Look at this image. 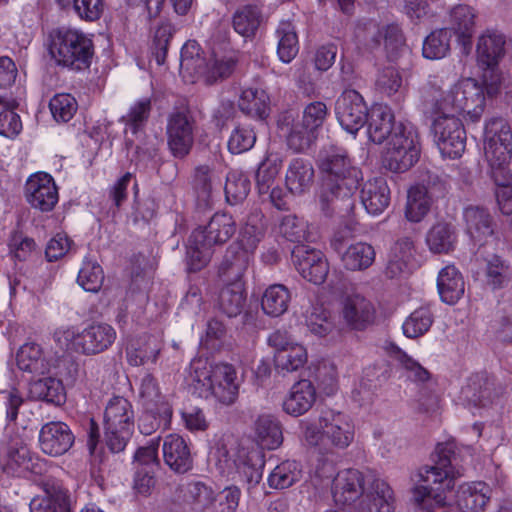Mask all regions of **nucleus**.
<instances>
[{"mask_svg": "<svg viewBox=\"0 0 512 512\" xmlns=\"http://www.w3.org/2000/svg\"><path fill=\"white\" fill-rule=\"evenodd\" d=\"M489 94L484 81L474 78H462L455 84L443 89V77L429 76L422 90V98L426 109L433 114L451 113L461 115L466 121L477 122L482 117L486 96Z\"/></svg>", "mask_w": 512, "mask_h": 512, "instance_id": "obj_1", "label": "nucleus"}, {"mask_svg": "<svg viewBox=\"0 0 512 512\" xmlns=\"http://www.w3.org/2000/svg\"><path fill=\"white\" fill-rule=\"evenodd\" d=\"M445 486L415 485L412 499L421 512H484L492 496L491 487L483 481L460 483L454 492L453 502L447 500Z\"/></svg>", "mask_w": 512, "mask_h": 512, "instance_id": "obj_2", "label": "nucleus"}, {"mask_svg": "<svg viewBox=\"0 0 512 512\" xmlns=\"http://www.w3.org/2000/svg\"><path fill=\"white\" fill-rule=\"evenodd\" d=\"M319 168L324 174L319 204L321 210L327 213L335 201L349 199L354 194L362 173L351 164L346 151L339 147H331L320 155Z\"/></svg>", "mask_w": 512, "mask_h": 512, "instance_id": "obj_3", "label": "nucleus"}, {"mask_svg": "<svg viewBox=\"0 0 512 512\" xmlns=\"http://www.w3.org/2000/svg\"><path fill=\"white\" fill-rule=\"evenodd\" d=\"M187 382L200 397L214 396L225 405L236 401L241 384L234 366L227 363L212 365L203 358L191 361Z\"/></svg>", "mask_w": 512, "mask_h": 512, "instance_id": "obj_4", "label": "nucleus"}, {"mask_svg": "<svg viewBox=\"0 0 512 512\" xmlns=\"http://www.w3.org/2000/svg\"><path fill=\"white\" fill-rule=\"evenodd\" d=\"M303 439L311 446L327 452H339L349 448L356 435L353 418L346 412L325 409L315 424L302 421Z\"/></svg>", "mask_w": 512, "mask_h": 512, "instance_id": "obj_5", "label": "nucleus"}, {"mask_svg": "<svg viewBox=\"0 0 512 512\" xmlns=\"http://www.w3.org/2000/svg\"><path fill=\"white\" fill-rule=\"evenodd\" d=\"M208 461L219 473L233 481L257 484L262 478L263 453L256 448L228 446L224 440H217L211 446Z\"/></svg>", "mask_w": 512, "mask_h": 512, "instance_id": "obj_6", "label": "nucleus"}, {"mask_svg": "<svg viewBox=\"0 0 512 512\" xmlns=\"http://www.w3.org/2000/svg\"><path fill=\"white\" fill-rule=\"evenodd\" d=\"M235 65L232 51L213 48L208 56H203L196 41L186 42L181 49L180 74L187 82L203 80L211 84L228 77Z\"/></svg>", "mask_w": 512, "mask_h": 512, "instance_id": "obj_7", "label": "nucleus"}, {"mask_svg": "<svg viewBox=\"0 0 512 512\" xmlns=\"http://www.w3.org/2000/svg\"><path fill=\"white\" fill-rule=\"evenodd\" d=\"M484 156L496 187L512 181V133L502 118L486 122L483 136Z\"/></svg>", "mask_w": 512, "mask_h": 512, "instance_id": "obj_8", "label": "nucleus"}, {"mask_svg": "<svg viewBox=\"0 0 512 512\" xmlns=\"http://www.w3.org/2000/svg\"><path fill=\"white\" fill-rule=\"evenodd\" d=\"M116 330L107 323L92 322L83 328L67 325L54 331L60 348L83 355H96L107 350L116 340Z\"/></svg>", "mask_w": 512, "mask_h": 512, "instance_id": "obj_9", "label": "nucleus"}, {"mask_svg": "<svg viewBox=\"0 0 512 512\" xmlns=\"http://www.w3.org/2000/svg\"><path fill=\"white\" fill-rule=\"evenodd\" d=\"M234 232L235 221L227 213H215L205 228L193 231L186 251L189 269L197 271L206 266L212 255V246L225 243Z\"/></svg>", "mask_w": 512, "mask_h": 512, "instance_id": "obj_10", "label": "nucleus"}, {"mask_svg": "<svg viewBox=\"0 0 512 512\" xmlns=\"http://www.w3.org/2000/svg\"><path fill=\"white\" fill-rule=\"evenodd\" d=\"M48 51L57 65L77 71L90 66L94 53L92 40L76 29L52 32Z\"/></svg>", "mask_w": 512, "mask_h": 512, "instance_id": "obj_11", "label": "nucleus"}, {"mask_svg": "<svg viewBox=\"0 0 512 512\" xmlns=\"http://www.w3.org/2000/svg\"><path fill=\"white\" fill-rule=\"evenodd\" d=\"M420 157L419 134L415 127L399 123L381 153L382 166L394 173L409 170Z\"/></svg>", "mask_w": 512, "mask_h": 512, "instance_id": "obj_12", "label": "nucleus"}, {"mask_svg": "<svg viewBox=\"0 0 512 512\" xmlns=\"http://www.w3.org/2000/svg\"><path fill=\"white\" fill-rule=\"evenodd\" d=\"M104 434L107 446L112 452L125 449L134 430V410L124 397H112L104 410Z\"/></svg>", "mask_w": 512, "mask_h": 512, "instance_id": "obj_13", "label": "nucleus"}, {"mask_svg": "<svg viewBox=\"0 0 512 512\" xmlns=\"http://www.w3.org/2000/svg\"><path fill=\"white\" fill-rule=\"evenodd\" d=\"M504 46L505 37L495 30H486L477 41V61L485 68L483 79L489 94L497 93L503 80L498 64L504 56Z\"/></svg>", "mask_w": 512, "mask_h": 512, "instance_id": "obj_14", "label": "nucleus"}, {"mask_svg": "<svg viewBox=\"0 0 512 512\" xmlns=\"http://www.w3.org/2000/svg\"><path fill=\"white\" fill-rule=\"evenodd\" d=\"M426 111L432 118V132L434 140L443 157L458 158L462 155L466 145V135L461 121L451 113L433 114Z\"/></svg>", "mask_w": 512, "mask_h": 512, "instance_id": "obj_15", "label": "nucleus"}, {"mask_svg": "<svg viewBox=\"0 0 512 512\" xmlns=\"http://www.w3.org/2000/svg\"><path fill=\"white\" fill-rule=\"evenodd\" d=\"M455 449L456 443L451 439L436 444L432 454L434 464L425 467L419 473L420 480L423 482L421 485L431 487L444 485L448 490L454 488L455 480L462 475L459 469L452 465Z\"/></svg>", "mask_w": 512, "mask_h": 512, "instance_id": "obj_16", "label": "nucleus"}, {"mask_svg": "<svg viewBox=\"0 0 512 512\" xmlns=\"http://www.w3.org/2000/svg\"><path fill=\"white\" fill-rule=\"evenodd\" d=\"M3 472L8 476L34 480L47 472V462L22 442H13L2 458Z\"/></svg>", "mask_w": 512, "mask_h": 512, "instance_id": "obj_17", "label": "nucleus"}, {"mask_svg": "<svg viewBox=\"0 0 512 512\" xmlns=\"http://www.w3.org/2000/svg\"><path fill=\"white\" fill-rule=\"evenodd\" d=\"M267 342L274 349V363L284 372H296L308 361V352L304 345L294 341L286 332L274 331Z\"/></svg>", "mask_w": 512, "mask_h": 512, "instance_id": "obj_18", "label": "nucleus"}, {"mask_svg": "<svg viewBox=\"0 0 512 512\" xmlns=\"http://www.w3.org/2000/svg\"><path fill=\"white\" fill-rule=\"evenodd\" d=\"M370 109L356 90H345L336 102L335 113L341 127L352 135L366 124Z\"/></svg>", "mask_w": 512, "mask_h": 512, "instance_id": "obj_19", "label": "nucleus"}, {"mask_svg": "<svg viewBox=\"0 0 512 512\" xmlns=\"http://www.w3.org/2000/svg\"><path fill=\"white\" fill-rule=\"evenodd\" d=\"M367 479L357 469H344L337 473L332 482L331 493L336 505L347 512L368 490Z\"/></svg>", "mask_w": 512, "mask_h": 512, "instance_id": "obj_20", "label": "nucleus"}, {"mask_svg": "<svg viewBox=\"0 0 512 512\" xmlns=\"http://www.w3.org/2000/svg\"><path fill=\"white\" fill-rule=\"evenodd\" d=\"M263 231L262 216L259 213L252 215L241 228L237 241V247L240 251H236L235 247H230L228 251V254L233 256L230 267L236 273L241 272L247 267L251 255L263 237Z\"/></svg>", "mask_w": 512, "mask_h": 512, "instance_id": "obj_21", "label": "nucleus"}, {"mask_svg": "<svg viewBox=\"0 0 512 512\" xmlns=\"http://www.w3.org/2000/svg\"><path fill=\"white\" fill-rule=\"evenodd\" d=\"M293 263L308 282L322 284L329 272L328 261L322 251L308 245H298L292 251Z\"/></svg>", "mask_w": 512, "mask_h": 512, "instance_id": "obj_22", "label": "nucleus"}, {"mask_svg": "<svg viewBox=\"0 0 512 512\" xmlns=\"http://www.w3.org/2000/svg\"><path fill=\"white\" fill-rule=\"evenodd\" d=\"M25 190L29 204L42 212L51 211L58 203V189L48 173L32 174L26 181Z\"/></svg>", "mask_w": 512, "mask_h": 512, "instance_id": "obj_23", "label": "nucleus"}, {"mask_svg": "<svg viewBox=\"0 0 512 512\" xmlns=\"http://www.w3.org/2000/svg\"><path fill=\"white\" fill-rule=\"evenodd\" d=\"M394 494L391 487L381 479L369 484L368 490L347 512H393Z\"/></svg>", "mask_w": 512, "mask_h": 512, "instance_id": "obj_24", "label": "nucleus"}, {"mask_svg": "<svg viewBox=\"0 0 512 512\" xmlns=\"http://www.w3.org/2000/svg\"><path fill=\"white\" fill-rule=\"evenodd\" d=\"M331 246L341 256L343 266L347 270H364L374 262L375 251L368 243L356 242L344 249L343 237L340 234H335L331 240Z\"/></svg>", "mask_w": 512, "mask_h": 512, "instance_id": "obj_25", "label": "nucleus"}, {"mask_svg": "<svg viewBox=\"0 0 512 512\" xmlns=\"http://www.w3.org/2000/svg\"><path fill=\"white\" fill-rule=\"evenodd\" d=\"M74 436L63 422H49L39 432V446L43 453L50 456H61L73 445Z\"/></svg>", "mask_w": 512, "mask_h": 512, "instance_id": "obj_26", "label": "nucleus"}, {"mask_svg": "<svg viewBox=\"0 0 512 512\" xmlns=\"http://www.w3.org/2000/svg\"><path fill=\"white\" fill-rule=\"evenodd\" d=\"M69 491L59 481H47L43 493L30 502V512H70Z\"/></svg>", "mask_w": 512, "mask_h": 512, "instance_id": "obj_27", "label": "nucleus"}, {"mask_svg": "<svg viewBox=\"0 0 512 512\" xmlns=\"http://www.w3.org/2000/svg\"><path fill=\"white\" fill-rule=\"evenodd\" d=\"M168 145L176 157H184L193 144V127L187 115L181 112L170 116L167 125Z\"/></svg>", "mask_w": 512, "mask_h": 512, "instance_id": "obj_28", "label": "nucleus"}, {"mask_svg": "<svg viewBox=\"0 0 512 512\" xmlns=\"http://www.w3.org/2000/svg\"><path fill=\"white\" fill-rule=\"evenodd\" d=\"M316 397V388L313 383L308 379H302L292 385L284 398L282 408L286 414L299 417L313 407Z\"/></svg>", "mask_w": 512, "mask_h": 512, "instance_id": "obj_29", "label": "nucleus"}, {"mask_svg": "<svg viewBox=\"0 0 512 512\" xmlns=\"http://www.w3.org/2000/svg\"><path fill=\"white\" fill-rule=\"evenodd\" d=\"M253 437L261 449L275 450L283 443L282 425L270 413L259 414L253 422Z\"/></svg>", "mask_w": 512, "mask_h": 512, "instance_id": "obj_30", "label": "nucleus"}, {"mask_svg": "<svg viewBox=\"0 0 512 512\" xmlns=\"http://www.w3.org/2000/svg\"><path fill=\"white\" fill-rule=\"evenodd\" d=\"M165 463L177 473H185L192 468L193 458L186 440L178 434H169L163 441Z\"/></svg>", "mask_w": 512, "mask_h": 512, "instance_id": "obj_31", "label": "nucleus"}, {"mask_svg": "<svg viewBox=\"0 0 512 512\" xmlns=\"http://www.w3.org/2000/svg\"><path fill=\"white\" fill-rule=\"evenodd\" d=\"M367 135L370 141L381 144L388 141L391 134L398 126L394 124V115L391 108L385 104H374L370 108L368 120L366 122Z\"/></svg>", "mask_w": 512, "mask_h": 512, "instance_id": "obj_32", "label": "nucleus"}, {"mask_svg": "<svg viewBox=\"0 0 512 512\" xmlns=\"http://www.w3.org/2000/svg\"><path fill=\"white\" fill-rule=\"evenodd\" d=\"M341 313L350 328L361 330L373 321L374 307L363 296L353 294L344 299Z\"/></svg>", "mask_w": 512, "mask_h": 512, "instance_id": "obj_33", "label": "nucleus"}, {"mask_svg": "<svg viewBox=\"0 0 512 512\" xmlns=\"http://www.w3.org/2000/svg\"><path fill=\"white\" fill-rule=\"evenodd\" d=\"M138 403L149 413L171 416V409L166 397L162 394L156 379L152 375H145L138 386Z\"/></svg>", "mask_w": 512, "mask_h": 512, "instance_id": "obj_34", "label": "nucleus"}, {"mask_svg": "<svg viewBox=\"0 0 512 512\" xmlns=\"http://www.w3.org/2000/svg\"><path fill=\"white\" fill-rule=\"evenodd\" d=\"M361 203L372 216L381 214L389 205L390 190L383 177L366 181L361 189Z\"/></svg>", "mask_w": 512, "mask_h": 512, "instance_id": "obj_35", "label": "nucleus"}, {"mask_svg": "<svg viewBox=\"0 0 512 512\" xmlns=\"http://www.w3.org/2000/svg\"><path fill=\"white\" fill-rule=\"evenodd\" d=\"M16 365L23 372L43 375L49 371L51 362L40 344L26 342L16 353Z\"/></svg>", "mask_w": 512, "mask_h": 512, "instance_id": "obj_36", "label": "nucleus"}, {"mask_svg": "<svg viewBox=\"0 0 512 512\" xmlns=\"http://www.w3.org/2000/svg\"><path fill=\"white\" fill-rule=\"evenodd\" d=\"M278 127L281 136L286 138L287 145L295 152L307 149L314 139V132L300 120H295L292 113H285L278 120Z\"/></svg>", "mask_w": 512, "mask_h": 512, "instance_id": "obj_37", "label": "nucleus"}, {"mask_svg": "<svg viewBox=\"0 0 512 512\" xmlns=\"http://www.w3.org/2000/svg\"><path fill=\"white\" fill-rule=\"evenodd\" d=\"M451 29L464 53L471 50V40L475 30V12L467 5H458L451 11Z\"/></svg>", "mask_w": 512, "mask_h": 512, "instance_id": "obj_38", "label": "nucleus"}, {"mask_svg": "<svg viewBox=\"0 0 512 512\" xmlns=\"http://www.w3.org/2000/svg\"><path fill=\"white\" fill-rule=\"evenodd\" d=\"M437 288L444 303L449 305L457 303L465 291L462 274L454 265L445 266L438 273Z\"/></svg>", "mask_w": 512, "mask_h": 512, "instance_id": "obj_39", "label": "nucleus"}, {"mask_svg": "<svg viewBox=\"0 0 512 512\" xmlns=\"http://www.w3.org/2000/svg\"><path fill=\"white\" fill-rule=\"evenodd\" d=\"M314 181V169L310 162L301 158L292 160L287 168L285 184L295 195H301L310 190Z\"/></svg>", "mask_w": 512, "mask_h": 512, "instance_id": "obj_40", "label": "nucleus"}, {"mask_svg": "<svg viewBox=\"0 0 512 512\" xmlns=\"http://www.w3.org/2000/svg\"><path fill=\"white\" fill-rule=\"evenodd\" d=\"M510 278L508 264L496 255L486 259L477 272V279L492 290L503 288L509 283Z\"/></svg>", "mask_w": 512, "mask_h": 512, "instance_id": "obj_41", "label": "nucleus"}, {"mask_svg": "<svg viewBox=\"0 0 512 512\" xmlns=\"http://www.w3.org/2000/svg\"><path fill=\"white\" fill-rule=\"evenodd\" d=\"M161 351V344L154 336H144L133 340L127 347L126 356L133 366L155 363Z\"/></svg>", "mask_w": 512, "mask_h": 512, "instance_id": "obj_42", "label": "nucleus"}, {"mask_svg": "<svg viewBox=\"0 0 512 512\" xmlns=\"http://www.w3.org/2000/svg\"><path fill=\"white\" fill-rule=\"evenodd\" d=\"M282 158L277 153H268L264 160L259 164L256 173V186L261 195L270 194L273 198L275 194V180L282 167Z\"/></svg>", "mask_w": 512, "mask_h": 512, "instance_id": "obj_43", "label": "nucleus"}, {"mask_svg": "<svg viewBox=\"0 0 512 512\" xmlns=\"http://www.w3.org/2000/svg\"><path fill=\"white\" fill-rule=\"evenodd\" d=\"M432 203V197L425 186H412L407 194L405 206L406 219L414 223L422 221L429 213Z\"/></svg>", "mask_w": 512, "mask_h": 512, "instance_id": "obj_44", "label": "nucleus"}, {"mask_svg": "<svg viewBox=\"0 0 512 512\" xmlns=\"http://www.w3.org/2000/svg\"><path fill=\"white\" fill-rule=\"evenodd\" d=\"M238 105L247 115L264 119L269 113L270 99L265 90L249 87L241 92Z\"/></svg>", "mask_w": 512, "mask_h": 512, "instance_id": "obj_45", "label": "nucleus"}, {"mask_svg": "<svg viewBox=\"0 0 512 512\" xmlns=\"http://www.w3.org/2000/svg\"><path fill=\"white\" fill-rule=\"evenodd\" d=\"M463 217L467 233L475 241H481L492 234L491 215L486 209L479 206H468L463 211Z\"/></svg>", "mask_w": 512, "mask_h": 512, "instance_id": "obj_46", "label": "nucleus"}, {"mask_svg": "<svg viewBox=\"0 0 512 512\" xmlns=\"http://www.w3.org/2000/svg\"><path fill=\"white\" fill-rule=\"evenodd\" d=\"M455 243V227L445 222L436 223L426 236V244L429 250L435 254L449 253L454 249Z\"/></svg>", "mask_w": 512, "mask_h": 512, "instance_id": "obj_47", "label": "nucleus"}, {"mask_svg": "<svg viewBox=\"0 0 512 512\" xmlns=\"http://www.w3.org/2000/svg\"><path fill=\"white\" fill-rule=\"evenodd\" d=\"M414 245L411 239L403 238L391 249L386 274L393 278L409 272V263L413 257Z\"/></svg>", "mask_w": 512, "mask_h": 512, "instance_id": "obj_48", "label": "nucleus"}, {"mask_svg": "<svg viewBox=\"0 0 512 512\" xmlns=\"http://www.w3.org/2000/svg\"><path fill=\"white\" fill-rule=\"evenodd\" d=\"M29 395L33 399L45 400L60 405L65 401V390L62 382L53 377H45L29 384Z\"/></svg>", "mask_w": 512, "mask_h": 512, "instance_id": "obj_49", "label": "nucleus"}, {"mask_svg": "<svg viewBox=\"0 0 512 512\" xmlns=\"http://www.w3.org/2000/svg\"><path fill=\"white\" fill-rule=\"evenodd\" d=\"M290 300V292L284 285L273 284L264 291L261 306L265 314L278 317L287 311Z\"/></svg>", "mask_w": 512, "mask_h": 512, "instance_id": "obj_50", "label": "nucleus"}, {"mask_svg": "<svg viewBox=\"0 0 512 512\" xmlns=\"http://www.w3.org/2000/svg\"><path fill=\"white\" fill-rule=\"evenodd\" d=\"M244 303V283L241 279L224 287L219 294V307L229 317L240 314Z\"/></svg>", "mask_w": 512, "mask_h": 512, "instance_id": "obj_51", "label": "nucleus"}, {"mask_svg": "<svg viewBox=\"0 0 512 512\" xmlns=\"http://www.w3.org/2000/svg\"><path fill=\"white\" fill-rule=\"evenodd\" d=\"M276 36L279 59L283 63H290L299 51L298 37L293 24L289 21H282L276 30Z\"/></svg>", "mask_w": 512, "mask_h": 512, "instance_id": "obj_52", "label": "nucleus"}, {"mask_svg": "<svg viewBox=\"0 0 512 512\" xmlns=\"http://www.w3.org/2000/svg\"><path fill=\"white\" fill-rule=\"evenodd\" d=\"M434 322V314L429 306L415 309L403 322V334L411 339L426 334Z\"/></svg>", "mask_w": 512, "mask_h": 512, "instance_id": "obj_53", "label": "nucleus"}, {"mask_svg": "<svg viewBox=\"0 0 512 512\" xmlns=\"http://www.w3.org/2000/svg\"><path fill=\"white\" fill-rule=\"evenodd\" d=\"M18 103L15 99L0 96V135L14 138L22 131L20 116L14 111Z\"/></svg>", "mask_w": 512, "mask_h": 512, "instance_id": "obj_54", "label": "nucleus"}, {"mask_svg": "<svg viewBox=\"0 0 512 512\" xmlns=\"http://www.w3.org/2000/svg\"><path fill=\"white\" fill-rule=\"evenodd\" d=\"M305 325L319 338L330 335L335 328L330 312L321 306H313L306 311Z\"/></svg>", "mask_w": 512, "mask_h": 512, "instance_id": "obj_55", "label": "nucleus"}, {"mask_svg": "<svg viewBox=\"0 0 512 512\" xmlns=\"http://www.w3.org/2000/svg\"><path fill=\"white\" fill-rule=\"evenodd\" d=\"M301 477L300 465L296 461H284L271 472L268 481L271 487L285 489L292 486Z\"/></svg>", "mask_w": 512, "mask_h": 512, "instance_id": "obj_56", "label": "nucleus"}, {"mask_svg": "<svg viewBox=\"0 0 512 512\" xmlns=\"http://www.w3.org/2000/svg\"><path fill=\"white\" fill-rule=\"evenodd\" d=\"M450 49V32L440 29L428 35L423 43V56L430 60L444 58Z\"/></svg>", "mask_w": 512, "mask_h": 512, "instance_id": "obj_57", "label": "nucleus"}, {"mask_svg": "<svg viewBox=\"0 0 512 512\" xmlns=\"http://www.w3.org/2000/svg\"><path fill=\"white\" fill-rule=\"evenodd\" d=\"M260 24V12L256 6L247 5L233 16L234 30L243 37L252 36Z\"/></svg>", "mask_w": 512, "mask_h": 512, "instance_id": "obj_58", "label": "nucleus"}, {"mask_svg": "<svg viewBox=\"0 0 512 512\" xmlns=\"http://www.w3.org/2000/svg\"><path fill=\"white\" fill-rule=\"evenodd\" d=\"M8 253L15 261L29 260L36 250L35 241L20 231H13L7 241Z\"/></svg>", "mask_w": 512, "mask_h": 512, "instance_id": "obj_59", "label": "nucleus"}, {"mask_svg": "<svg viewBox=\"0 0 512 512\" xmlns=\"http://www.w3.org/2000/svg\"><path fill=\"white\" fill-rule=\"evenodd\" d=\"M104 274L101 266L91 260H85L79 270L78 284L88 292H98L103 284Z\"/></svg>", "mask_w": 512, "mask_h": 512, "instance_id": "obj_60", "label": "nucleus"}, {"mask_svg": "<svg viewBox=\"0 0 512 512\" xmlns=\"http://www.w3.org/2000/svg\"><path fill=\"white\" fill-rule=\"evenodd\" d=\"M49 108L57 122H68L76 114L78 103L71 94L59 93L51 98Z\"/></svg>", "mask_w": 512, "mask_h": 512, "instance_id": "obj_61", "label": "nucleus"}, {"mask_svg": "<svg viewBox=\"0 0 512 512\" xmlns=\"http://www.w3.org/2000/svg\"><path fill=\"white\" fill-rule=\"evenodd\" d=\"M256 142V134L252 127L239 125L234 128L228 140V149L232 154L249 151Z\"/></svg>", "mask_w": 512, "mask_h": 512, "instance_id": "obj_62", "label": "nucleus"}, {"mask_svg": "<svg viewBox=\"0 0 512 512\" xmlns=\"http://www.w3.org/2000/svg\"><path fill=\"white\" fill-rule=\"evenodd\" d=\"M150 112V100L142 99L131 105L128 113L123 116L125 133L130 131L136 134L148 119Z\"/></svg>", "mask_w": 512, "mask_h": 512, "instance_id": "obj_63", "label": "nucleus"}, {"mask_svg": "<svg viewBox=\"0 0 512 512\" xmlns=\"http://www.w3.org/2000/svg\"><path fill=\"white\" fill-rule=\"evenodd\" d=\"M250 191V182L246 176L231 172L227 176L225 194L227 201L234 205L246 198Z\"/></svg>", "mask_w": 512, "mask_h": 512, "instance_id": "obj_64", "label": "nucleus"}]
</instances>
